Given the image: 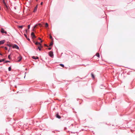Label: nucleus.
<instances>
[{"label":"nucleus","mask_w":135,"mask_h":135,"mask_svg":"<svg viewBox=\"0 0 135 135\" xmlns=\"http://www.w3.org/2000/svg\"><path fill=\"white\" fill-rule=\"evenodd\" d=\"M37 6H38V5H37L35 7V8L34 10V12H35L36 11V10H37Z\"/></svg>","instance_id":"obj_11"},{"label":"nucleus","mask_w":135,"mask_h":135,"mask_svg":"<svg viewBox=\"0 0 135 135\" xmlns=\"http://www.w3.org/2000/svg\"><path fill=\"white\" fill-rule=\"evenodd\" d=\"M11 70V67H9L8 68V70L9 71H10Z\"/></svg>","instance_id":"obj_24"},{"label":"nucleus","mask_w":135,"mask_h":135,"mask_svg":"<svg viewBox=\"0 0 135 135\" xmlns=\"http://www.w3.org/2000/svg\"><path fill=\"white\" fill-rule=\"evenodd\" d=\"M44 46H45L48 47V46H47V45L45 44H44Z\"/></svg>","instance_id":"obj_33"},{"label":"nucleus","mask_w":135,"mask_h":135,"mask_svg":"<svg viewBox=\"0 0 135 135\" xmlns=\"http://www.w3.org/2000/svg\"><path fill=\"white\" fill-rule=\"evenodd\" d=\"M38 39L39 40H41V38L39 37L38 38Z\"/></svg>","instance_id":"obj_34"},{"label":"nucleus","mask_w":135,"mask_h":135,"mask_svg":"<svg viewBox=\"0 0 135 135\" xmlns=\"http://www.w3.org/2000/svg\"><path fill=\"white\" fill-rule=\"evenodd\" d=\"M96 56L98 57H99L100 56V55L99 53H97L96 55Z\"/></svg>","instance_id":"obj_14"},{"label":"nucleus","mask_w":135,"mask_h":135,"mask_svg":"<svg viewBox=\"0 0 135 135\" xmlns=\"http://www.w3.org/2000/svg\"><path fill=\"white\" fill-rule=\"evenodd\" d=\"M35 44L36 45H38V46L41 45L40 43L38 42H36L35 43Z\"/></svg>","instance_id":"obj_9"},{"label":"nucleus","mask_w":135,"mask_h":135,"mask_svg":"<svg viewBox=\"0 0 135 135\" xmlns=\"http://www.w3.org/2000/svg\"><path fill=\"white\" fill-rule=\"evenodd\" d=\"M10 62V61H6L5 62L7 63L8 62Z\"/></svg>","instance_id":"obj_28"},{"label":"nucleus","mask_w":135,"mask_h":135,"mask_svg":"<svg viewBox=\"0 0 135 135\" xmlns=\"http://www.w3.org/2000/svg\"><path fill=\"white\" fill-rule=\"evenodd\" d=\"M23 27V26H18V27L19 28H22Z\"/></svg>","instance_id":"obj_17"},{"label":"nucleus","mask_w":135,"mask_h":135,"mask_svg":"<svg viewBox=\"0 0 135 135\" xmlns=\"http://www.w3.org/2000/svg\"><path fill=\"white\" fill-rule=\"evenodd\" d=\"M1 32L2 33H5V34L7 33V32L5 31V30L3 28H1Z\"/></svg>","instance_id":"obj_3"},{"label":"nucleus","mask_w":135,"mask_h":135,"mask_svg":"<svg viewBox=\"0 0 135 135\" xmlns=\"http://www.w3.org/2000/svg\"><path fill=\"white\" fill-rule=\"evenodd\" d=\"M37 25H35L34 26V27H33V31H34V29L36 27H37Z\"/></svg>","instance_id":"obj_20"},{"label":"nucleus","mask_w":135,"mask_h":135,"mask_svg":"<svg viewBox=\"0 0 135 135\" xmlns=\"http://www.w3.org/2000/svg\"><path fill=\"white\" fill-rule=\"evenodd\" d=\"M51 47H49V48H48V49L49 50H51Z\"/></svg>","instance_id":"obj_32"},{"label":"nucleus","mask_w":135,"mask_h":135,"mask_svg":"<svg viewBox=\"0 0 135 135\" xmlns=\"http://www.w3.org/2000/svg\"><path fill=\"white\" fill-rule=\"evenodd\" d=\"M38 0H36V1H37Z\"/></svg>","instance_id":"obj_40"},{"label":"nucleus","mask_w":135,"mask_h":135,"mask_svg":"<svg viewBox=\"0 0 135 135\" xmlns=\"http://www.w3.org/2000/svg\"><path fill=\"white\" fill-rule=\"evenodd\" d=\"M41 42H42V40H41Z\"/></svg>","instance_id":"obj_37"},{"label":"nucleus","mask_w":135,"mask_h":135,"mask_svg":"<svg viewBox=\"0 0 135 135\" xmlns=\"http://www.w3.org/2000/svg\"><path fill=\"white\" fill-rule=\"evenodd\" d=\"M53 41H52V42L50 43V44L49 45V46H51L53 45Z\"/></svg>","instance_id":"obj_19"},{"label":"nucleus","mask_w":135,"mask_h":135,"mask_svg":"<svg viewBox=\"0 0 135 135\" xmlns=\"http://www.w3.org/2000/svg\"><path fill=\"white\" fill-rule=\"evenodd\" d=\"M4 61V59L0 60V62H1L2 61Z\"/></svg>","instance_id":"obj_23"},{"label":"nucleus","mask_w":135,"mask_h":135,"mask_svg":"<svg viewBox=\"0 0 135 135\" xmlns=\"http://www.w3.org/2000/svg\"><path fill=\"white\" fill-rule=\"evenodd\" d=\"M43 4V2H42L41 3V5H42Z\"/></svg>","instance_id":"obj_35"},{"label":"nucleus","mask_w":135,"mask_h":135,"mask_svg":"<svg viewBox=\"0 0 135 135\" xmlns=\"http://www.w3.org/2000/svg\"><path fill=\"white\" fill-rule=\"evenodd\" d=\"M24 35L25 36V37H26V38H27V35H26V34H24Z\"/></svg>","instance_id":"obj_25"},{"label":"nucleus","mask_w":135,"mask_h":135,"mask_svg":"<svg viewBox=\"0 0 135 135\" xmlns=\"http://www.w3.org/2000/svg\"><path fill=\"white\" fill-rule=\"evenodd\" d=\"M42 47L43 46H42L41 45H40L39 46H38V48L37 49V50L38 49L40 51H41V48H42Z\"/></svg>","instance_id":"obj_4"},{"label":"nucleus","mask_w":135,"mask_h":135,"mask_svg":"<svg viewBox=\"0 0 135 135\" xmlns=\"http://www.w3.org/2000/svg\"><path fill=\"white\" fill-rule=\"evenodd\" d=\"M26 33H27V30H26Z\"/></svg>","instance_id":"obj_36"},{"label":"nucleus","mask_w":135,"mask_h":135,"mask_svg":"<svg viewBox=\"0 0 135 135\" xmlns=\"http://www.w3.org/2000/svg\"><path fill=\"white\" fill-rule=\"evenodd\" d=\"M10 50V49H9V50H8V51H9Z\"/></svg>","instance_id":"obj_39"},{"label":"nucleus","mask_w":135,"mask_h":135,"mask_svg":"<svg viewBox=\"0 0 135 135\" xmlns=\"http://www.w3.org/2000/svg\"><path fill=\"white\" fill-rule=\"evenodd\" d=\"M32 58L34 59H38V57L37 56L35 57V56H33L32 57Z\"/></svg>","instance_id":"obj_7"},{"label":"nucleus","mask_w":135,"mask_h":135,"mask_svg":"<svg viewBox=\"0 0 135 135\" xmlns=\"http://www.w3.org/2000/svg\"><path fill=\"white\" fill-rule=\"evenodd\" d=\"M49 36H50V38L52 40V41H53V38H52V37L51 35H49Z\"/></svg>","instance_id":"obj_16"},{"label":"nucleus","mask_w":135,"mask_h":135,"mask_svg":"<svg viewBox=\"0 0 135 135\" xmlns=\"http://www.w3.org/2000/svg\"><path fill=\"white\" fill-rule=\"evenodd\" d=\"M34 33L33 32H32L31 33V36L34 35Z\"/></svg>","instance_id":"obj_22"},{"label":"nucleus","mask_w":135,"mask_h":135,"mask_svg":"<svg viewBox=\"0 0 135 135\" xmlns=\"http://www.w3.org/2000/svg\"><path fill=\"white\" fill-rule=\"evenodd\" d=\"M30 27V25H28V29H29Z\"/></svg>","instance_id":"obj_27"},{"label":"nucleus","mask_w":135,"mask_h":135,"mask_svg":"<svg viewBox=\"0 0 135 135\" xmlns=\"http://www.w3.org/2000/svg\"><path fill=\"white\" fill-rule=\"evenodd\" d=\"M91 76H92V78L93 79H94L95 78V76H94V74H93V73H91Z\"/></svg>","instance_id":"obj_13"},{"label":"nucleus","mask_w":135,"mask_h":135,"mask_svg":"<svg viewBox=\"0 0 135 135\" xmlns=\"http://www.w3.org/2000/svg\"><path fill=\"white\" fill-rule=\"evenodd\" d=\"M5 49L6 50H7V48L6 47H4Z\"/></svg>","instance_id":"obj_29"},{"label":"nucleus","mask_w":135,"mask_h":135,"mask_svg":"<svg viewBox=\"0 0 135 135\" xmlns=\"http://www.w3.org/2000/svg\"><path fill=\"white\" fill-rule=\"evenodd\" d=\"M26 38L27 39V40L28 41H30V39L29 38H28V37H27V38Z\"/></svg>","instance_id":"obj_31"},{"label":"nucleus","mask_w":135,"mask_h":135,"mask_svg":"<svg viewBox=\"0 0 135 135\" xmlns=\"http://www.w3.org/2000/svg\"><path fill=\"white\" fill-rule=\"evenodd\" d=\"M49 55L51 57H52L53 56V52L52 51H50L49 53Z\"/></svg>","instance_id":"obj_6"},{"label":"nucleus","mask_w":135,"mask_h":135,"mask_svg":"<svg viewBox=\"0 0 135 135\" xmlns=\"http://www.w3.org/2000/svg\"><path fill=\"white\" fill-rule=\"evenodd\" d=\"M56 117L59 119H60L61 118V117L58 114H57L56 115Z\"/></svg>","instance_id":"obj_10"},{"label":"nucleus","mask_w":135,"mask_h":135,"mask_svg":"<svg viewBox=\"0 0 135 135\" xmlns=\"http://www.w3.org/2000/svg\"><path fill=\"white\" fill-rule=\"evenodd\" d=\"M38 25L40 26V27H42V25L41 24H39Z\"/></svg>","instance_id":"obj_26"},{"label":"nucleus","mask_w":135,"mask_h":135,"mask_svg":"<svg viewBox=\"0 0 135 135\" xmlns=\"http://www.w3.org/2000/svg\"><path fill=\"white\" fill-rule=\"evenodd\" d=\"M2 2L3 3L4 6V7H5V9L6 10H7L8 9V7L6 3L5 2V0H2Z\"/></svg>","instance_id":"obj_1"},{"label":"nucleus","mask_w":135,"mask_h":135,"mask_svg":"<svg viewBox=\"0 0 135 135\" xmlns=\"http://www.w3.org/2000/svg\"><path fill=\"white\" fill-rule=\"evenodd\" d=\"M0 55H2V54L1 53H0Z\"/></svg>","instance_id":"obj_38"},{"label":"nucleus","mask_w":135,"mask_h":135,"mask_svg":"<svg viewBox=\"0 0 135 135\" xmlns=\"http://www.w3.org/2000/svg\"><path fill=\"white\" fill-rule=\"evenodd\" d=\"M7 45L9 47H11L12 46V44H7Z\"/></svg>","instance_id":"obj_15"},{"label":"nucleus","mask_w":135,"mask_h":135,"mask_svg":"<svg viewBox=\"0 0 135 135\" xmlns=\"http://www.w3.org/2000/svg\"><path fill=\"white\" fill-rule=\"evenodd\" d=\"M45 26L46 27H47L48 26V24L47 23H45Z\"/></svg>","instance_id":"obj_18"},{"label":"nucleus","mask_w":135,"mask_h":135,"mask_svg":"<svg viewBox=\"0 0 135 135\" xmlns=\"http://www.w3.org/2000/svg\"><path fill=\"white\" fill-rule=\"evenodd\" d=\"M31 36L32 37V38L33 40L34 38H35L36 37L35 36V35H32V36Z\"/></svg>","instance_id":"obj_12"},{"label":"nucleus","mask_w":135,"mask_h":135,"mask_svg":"<svg viewBox=\"0 0 135 135\" xmlns=\"http://www.w3.org/2000/svg\"><path fill=\"white\" fill-rule=\"evenodd\" d=\"M22 58V57L21 56V55H19V56L17 58L18 60L17 61V62H19L20 61H21Z\"/></svg>","instance_id":"obj_2"},{"label":"nucleus","mask_w":135,"mask_h":135,"mask_svg":"<svg viewBox=\"0 0 135 135\" xmlns=\"http://www.w3.org/2000/svg\"><path fill=\"white\" fill-rule=\"evenodd\" d=\"M12 47L13 48H16V49H19V48L16 45H14L12 46Z\"/></svg>","instance_id":"obj_5"},{"label":"nucleus","mask_w":135,"mask_h":135,"mask_svg":"<svg viewBox=\"0 0 135 135\" xmlns=\"http://www.w3.org/2000/svg\"><path fill=\"white\" fill-rule=\"evenodd\" d=\"M8 58L9 59H10V55H8Z\"/></svg>","instance_id":"obj_30"},{"label":"nucleus","mask_w":135,"mask_h":135,"mask_svg":"<svg viewBox=\"0 0 135 135\" xmlns=\"http://www.w3.org/2000/svg\"><path fill=\"white\" fill-rule=\"evenodd\" d=\"M60 66H61L63 67H64V65L62 64H60Z\"/></svg>","instance_id":"obj_21"},{"label":"nucleus","mask_w":135,"mask_h":135,"mask_svg":"<svg viewBox=\"0 0 135 135\" xmlns=\"http://www.w3.org/2000/svg\"><path fill=\"white\" fill-rule=\"evenodd\" d=\"M5 41L4 40H3L0 41V44H3L4 43V42H5Z\"/></svg>","instance_id":"obj_8"}]
</instances>
